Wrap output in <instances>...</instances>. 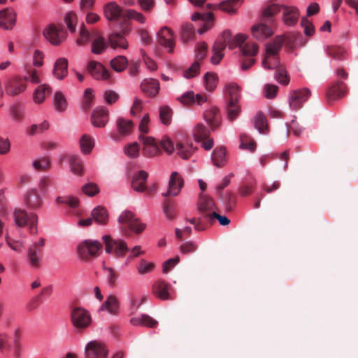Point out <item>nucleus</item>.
<instances>
[{
	"label": "nucleus",
	"mask_w": 358,
	"mask_h": 358,
	"mask_svg": "<svg viewBox=\"0 0 358 358\" xmlns=\"http://www.w3.org/2000/svg\"><path fill=\"white\" fill-rule=\"evenodd\" d=\"M119 308V303L115 296L110 295L103 303L100 308V310H107L112 315L117 314Z\"/></svg>",
	"instance_id": "obj_37"
},
{
	"label": "nucleus",
	"mask_w": 358,
	"mask_h": 358,
	"mask_svg": "<svg viewBox=\"0 0 358 358\" xmlns=\"http://www.w3.org/2000/svg\"><path fill=\"white\" fill-rule=\"evenodd\" d=\"M211 159L215 166H224L227 162L226 148L222 146L217 147L212 152Z\"/></svg>",
	"instance_id": "obj_29"
},
{
	"label": "nucleus",
	"mask_w": 358,
	"mask_h": 358,
	"mask_svg": "<svg viewBox=\"0 0 358 358\" xmlns=\"http://www.w3.org/2000/svg\"><path fill=\"white\" fill-rule=\"evenodd\" d=\"M68 73V61L64 57L59 58L55 63L54 76L59 80L63 79Z\"/></svg>",
	"instance_id": "obj_31"
},
{
	"label": "nucleus",
	"mask_w": 358,
	"mask_h": 358,
	"mask_svg": "<svg viewBox=\"0 0 358 358\" xmlns=\"http://www.w3.org/2000/svg\"><path fill=\"white\" fill-rule=\"evenodd\" d=\"M328 55L336 59H343L344 58L345 51L341 47L331 46L328 48Z\"/></svg>",
	"instance_id": "obj_57"
},
{
	"label": "nucleus",
	"mask_w": 358,
	"mask_h": 358,
	"mask_svg": "<svg viewBox=\"0 0 358 358\" xmlns=\"http://www.w3.org/2000/svg\"><path fill=\"white\" fill-rule=\"evenodd\" d=\"M178 99L185 106H190L194 103L201 105L208 101V97L205 94H195L194 91H187Z\"/></svg>",
	"instance_id": "obj_20"
},
{
	"label": "nucleus",
	"mask_w": 358,
	"mask_h": 358,
	"mask_svg": "<svg viewBox=\"0 0 358 358\" xmlns=\"http://www.w3.org/2000/svg\"><path fill=\"white\" fill-rule=\"evenodd\" d=\"M87 71L96 80H106L110 78V73L100 62L91 61L88 63Z\"/></svg>",
	"instance_id": "obj_19"
},
{
	"label": "nucleus",
	"mask_w": 358,
	"mask_h": 358,
	"mask_svg": "<svg viewBox=\"0 0 358 358\" xmlns=\"http://www.w3.org/2000/svg\"><path fill=\"white\" fill-rule=\"evenodd\" d=\"M175 151L180 157L183 159H187L193 155L195 151V148L192 144L178 142L176 145Z\"/></svg>",
	"instance_id": "obj_33"
},
{
	"label": "nucleus",
	"mask_w": 358,
	"mask_h": 358,
	"mask_svg": "<svg viewBox=\"0 0 358 358\" xmlns=\"http://www.w3.org/2000/svg\"><path fill=\"white\" fill-rule=\"evenodd\" d=\"M246 36L244 34L238 33L234 36L230 35L228 38V48L229 50H234V54L243 57V59L241 63L243 70H246V63L245 57L246 55Z\"/></svg>",
	"instance_id": "obj_6"
},
{
	"label": "nucleus",
	"mask_w": 358,
	"mask_h": 358,
	"mask_svg": "<svg viewBox=\"0 0 358 358\" xmlns=\"http://www.w3.org/2000/svg\"><path fill=\"white\" fill-rule=\"evenodd\" d=\"M85 352V358H108V350L104 344L97 341L88 343Z\"/></svg>",
	"instance_id": "obj_13"
},
{
	"label": "nucleus",
	"mask_w": 358,
	"mask_h": 358,
	"mask_svg": "<svg viewBox=\"0 0 358 358\" xmlns=\"http://www.w3.org/2000/svg\"><path fill=\"white\" fill-rule=\"evenodd\" d=\"M231 35L229 29L224 30L216 39L213 48V56L211 57V62L217 65L218 64L224 57L223 50L228 46V38Z\"/></svg>",
	"instance_id": "obj_8"
},
{
	"label": "nucleus",
	"mask_w": 358,
	"mask_h": 358,
	"mask_svg": "<svg viewBox=\"0 0 358 358\" xmlns=\"http://www.w3.org/2000/svg\"><path fill=\"white\" fill-rule=\"evenodd\" d=\"M215 220H217L220 225L222 226H227L230 223V220L224 216L221 215L216 213L215 211L213 213H211V216L208 217V219L207 220V222L210 223V224H213Z\"/></svg>",
	"instance_id": "obj_55"
},
{
	"label": "nucleus",
	"mask_w": 358,
	"mask_h": 358,
	"mask_svg": "<svg viewBox=\"0 0 358 358\" xmlns=\"http://www.w3.org/2000/svg\"><path fill=\"white\" fill-rule=\"evenodd\" d=\"M125 155L131 158H136L139 155V145L134 142L126 145L124 148Z\"/></svg>",
	"instance_id": "obj_58"
},
{
	"label": "nucleus",
	"mask_w": 358,
	"mask_h": 358,
	"mask_svg": "<svg viewBox=\"0 0 358 358\" xmlns=\"http://www.w3.org/2000/svg\"><path fill=\"white\" fill-rule=\"evenodd\" d=\"M13 217L17 227H24L27 225L31 234H37L38 215L36 213H27L25 210L15 209L13 213Z\"/></svg>",
	"instance_id": "obj_2"
},
{
	"label": "nucleus",
	"mask_w": 358,
	"mask_h": 358,
	"mask_svg": "<svg viewBox=\"0 0 358 358\" xmlns=\"http://www.w3.org/2000/svg\"><path fill=\"white\" fill-rule=\"evenodd\" d=\"M91 216L99 224H106L108 220V214L107 210L101 206L94 208L92 213Z\"/></svg>",
	"instance_id": "obj_34"
},
{
	"label": "nucleus",
	"mask_w": 358,
	"mask_h": 358,
	"mask_svg": "<svg viewBox=\"0 0 358 358\" xmlns=\"http://www.w3.org/2000/svg\"><path fill=\"white\" fill-rule=\"evenodd\" d=\"M171 285L162 280H157L152 285V293L161 300L171 299L169 289Z\"/></svg>",
	"instance_id": "obj_26"
},
{
	"label": "nucleus",
	"mask_w": 358,
	"mask_h": 358,
	"mask_svg": "<svg viewBox=\"0 0 358 358\" xmlns=\"http://www.w3.org/2000/svg\"><path fill=\"white\" fill-rule=\"evenodd\" d=\"M16 22V13L12 8H5L0 11V27L4 29H11Z\"/></svg>",
	"instance_id": "obj_23"
},
{
	"label": "nucleus",
	"mask_w": 358,
	"mask_h": 358,
	"mask_svg": "<svg viewBox=\"0 0 358 358\" xmlns=\"http://www.w3.org/2000/svg\"><path fill=\"white\" fill-rule=\"evenodd\" d=\"M118 222L121 224V230L129 234L130 231L136 234L141 233L146 227L145 224L142 223L135 214L130 210L123 211L118 217Z\"/></svg>",
	"instance_id": "obj_1"
},
{
	"label": "nucleus",
	"mask_w": 358,
	"mask_h": 358,
	"mask_svg": "<svg viewBox=\"0 0 358 358\" xmlns=\"http://www.w3.org/2000/svg\"><path fill=\"white\" fill-rule=\"evenodd\" d=\"M102 239L106 245V252L117 258H122L129 251L124 241L120 239H113L110 236L105 235Z\"/></svg>",
	"instance_id": "obj_7"
},
{
	"label": "nucleus",
	"mask_w": 358,
	"mask_h": 358,
	"mask_svg": "<svg viewBox=\"0 0 358 358\" xmlns=\"http://www.w3.org/2000/svg\"><path fill=\"white\" fill-rule=\"evenodd\" d=\"M20 83L15 87V90H22L30 87L29 83L31 84H39L41 79L39 78V73L37 70L30 69L27 71L24 76V80H20Z\"/></svg>",
	"instance_id": "obj_27"
},
{
	"label": "nucleus",
	"mask_w": 358,
	"mask_h": 358,
	"mask_svg": "<svg viewBox=\"0 0 358 358\" xmlns=\"http://www.w3.org/2000/svg\"><path fill=\"white\" fill-rule=\"evenodd\" d=\"M225 99L228 119L230 121H233L241 112V108L238 104L239 94L238 91H229L228 94L225 96Z\"/></svg>",
	"instance_id": "obj_10"
},
{
	"label": "nucleus",
	"mask_w": 358,
	"mask_h": 358,
	"mask_svg": "<svg viewBox=\"0 0 358 358\" xmlns=\"http://www.w3.org/2000/svg\"><path fill=\"white\" fill-rule=\"evenodd\" d=\"M282 4L272 1L266 2L261 8L259 20L275 27L277 24L276 15L281 12Z\"/></svg>",
	"instance_id": "obj_4"
},
{
	"label": "nucleus",
	"mask_w": 358,
	"mask_h": 358,
	"mask_svg": "<svg viewBox=\"0 0 358 358\" xmlns=\"http://www.w3.org/2000/svg\"><path fill=\"white\" fill-rule=\"evenodd\" d=\"M210 136V130L202 123H198L194 129V136L197 141L206 139Z\"/></svg>",
	"instance_id": "obj_45"
},
{
	"label": "nucleus",
	"mask_w": 358,
	"mask_h": 358,
	"mask_svg": "<svg viewBox=\"0 0 358 358\" xmlns=\"http://www.w3.org/2000/svg\"><path fill=\"white\" fill-rule=\"evenodd\" d=\"M94 98L93 91H85L82 101L83 110H87L92 107Z\"/></svg>",
	"instance_id": "obj_59"
},
{
	"label": "nucleus",
	"mask_w": 358,
	"mask_h": 358,
	"mask_svg": "<svg viewBox=\"0 0 358 358\" xmlns=\"http://www.w3.org/2000/svg\"><path fill=\"white\" fill-rule=\"evenodd\" d=\"M148 174L145 171H140L136 173L132 179L131 187L132 188L139 192L145 190V182L147 180Z\"/></svg>",
	"instance_id": "obj_30"
},
{
	"label": "nucleus",
	"mask_w": 358,
	"mask_h": 358,
	"mask_svg": "<svg viewBox=\"0 0 358 358\" xmlns=\"http://www.w3.org/2000/svg\"><path fill=\"white\" fill-rule=\"evenodd\" d=\"M282 21L288 26L292 27L298 22L300 13L297 8L282 4Z\"/></svg>",
	"instance_id": "obj_17"
},
{
	"label": "nucleus",
	"mask_w": 358,
	"mask_h": 358,
	"mask_svg": "<svg viewBox=\"0 0 358 358\" xmlns=\"http://www.w3.org/2000/svg\"><path fill=\"white\" fill-rule=\"evenodd\" d=\"M158 43L166 48L168 52L172 53L174 50L175 42L173 31L167 27H164L157 32Z\"/></svg>",
	"instance_id": "obj_14"
},
{
	"label": "nucleus",
	"mask_w": 358,
	"mask_h": 358,
	"mask_svg": "<svg viewBox=\"0 0 358 358\" xmlns=\"http://www.w3.org/2000/svg\"><path fill=\"white\" fill-rule=\"evenodd\" d=\"M285 40V37L284 35H278L275 36L272 41L266 44V53L268 54V56L278 55Z\"/></svg>",
	"instance_id": "obj_28"
},
{
	"label": "nucleus",
	"mask_w": 358,
	"mask_h": 358,
	"mask_svg": "<svg viewBox=\"0 0 358 358\" xmlns=\"http://www.w3.org/2000/svg\"><path fill=\"white\" fill-rule=\"evenodd\" d=\"M124 12L115 1H110L103 6L104 15L109 21H117L123 17Z\"/></svg>",
	"instance_id": "obj_22"
},
{
	"label": "nucleus",
	"mask_w": 358,
	"mask_h": 358,
	"mask_svg": "<svg viewBox=\"0 0 358 358\" xmlns=\"http://www.w3.org/2000/svg\"><path fill=\"white\" fill-rule=\"evenodd\" d=\"M116 125L118 132L123 136L130 134L134 128L133 121L124 117H118Z\"/></svg>",
	"instance_id": "obj_36"
},
{
	"label": "nucleus",
	"mask_w": 358,
	"mask_h": 358,
	"mask_svg": "<svg viewBox=\"0 0 358 358\" xmlns=\"http://www.w3.org/2000/svg\"><path fill=\"white\" fill-rule=\"evenodd\" d=\"M24 203L28 208L38 210L42 206L43 200L38 192L36 189H31L26 193Z\"/></svg>",
	"instance_id": "obj_25"
},
{
	"label": "nucleus",
	"mask_w": 358,
	"mask_h": 358,
	"mask_svg": "<svg viewBox=\"0 0 358 358\" xmlns=\"http://www.w3.org/2000/svg\"><path fill=\"white\" fill-rule=\"evenodd\" d=\"M219 196L225 205L227 210L231 211L234 209L236 202V198L234 194L231 192H227L226 194L220 193Z\"/></svg>",
	"instance_id": "obj_44"
},
{
	"label": "nucleus",
	"mask_w": 358,
	"mask_h": 358,
	"mask_svg": "<svg viewBox=\"0 0 358 358\" xmlns=\"http://www.w3.org/2000/svg\"><path fill=\"white\" fill-rule=\"evenodd\" d=\"M138 139L143 145V155L146 157H153L161 153V148L154 138L141 134Z\"/></svg>",
	"instance_id": "obj_12"
},
{
	"label": "nucleus",
	"mask_w": 358,
	"mask_h": 358,
	"mask_svg": "<svg viewBox=\"0 0 358 358\" xmlns=\"http://www.w3.org/2000/svg\"><path fill=\"white\" fill-rule=\"evenodd\" d=\"M110 65L116 72H122L128 66V59L124 55H117L110 60Z\"/></svg>",
	"instance_id": "obj_39"
},
{
	"label": "nucleus",
	"mask_w": 358,
	"mask_h": 358,
	"mask_svg": "<svg viewBox=\"0 0 358 358\" xmlns=\"http://www.w3.org/2000/svg\"><path fill=\"white\" fill-rule=\"evenodd\" d=\"M91 39V36L89 31L83 24L79 31V37L76 40V43L78 45H83L88 43Z\"/></svg>",
	"instance_id": "obj_56"
},
{
	"label": "nucleus",
	"mask_w": 358,
	"mask_h": 358,
	"mask_svg": "<svg viewBox=\"0 0 358 358\" xmlns=\"http://www.w3.org/2000/svg\"><path fill=\"white\" fill-rule=\"evenodd\" d=\"M173 111L166 106H162L159 109V118L161 122L164 125H169L171 122Z\"/></svg>",
	"instance_id": "obj_50"
},
{
	"label": "nucleus",
	"mask_w": 358,
	"mask_h": 358,
	"mask_svg": "<svg viewBox=\"0 0 358 358\" xmlns=\"http://www.w3.org/2000/svg\"><path fill=\"white\" fill-rule=\"evenodd\" d=\"M181 40L183 43H187L194 36V29L192 24L188 23L182 26Z\"/></svg>",
	"instance_id": "obj_48"
},
{
	"label": "nucleus",
	"mask_w": 358,
	"mask_h": 358,
	"mask_svg": "<svg viewBox=\"0 0 358 358\" xmlns=\"http://www.w3.org/2000/svg\"><path fill=\"white\" fill-rule=\"evenodd\" d=\"M203 81L206 90H215L218 83V77L215 73H206L203 76Z\"/></svg>",
	"instance_id": "obj_49"
},
{
	"label": "nucleus",
	"mask_w": 358,
	"mask_h": 358,
	"mask_svg": "<svg viewBox=\"0 0 358 358\" xmlns=\"http://www.w3.org/2000/svg\"><path fill=\"white\" fill-rule=\"evenodd\" d=\"M109 120L108 110L103 107H97L93 110L91 115V123L95 127H104Z\"/></svg>",
	"instance_id": "obj_18"
},
{
	"label": "nucleus",
	"mask_w": 358,
	"mask_h": 358,
	"mask_svg": "<svg viewBox=\"0 0 358 358\" xmlns=\"http://www.w3.org/2000/svg\"><path fill=\"white\" fill-rule=\"evenodd\" d=\"M10 115L12 120L15 122H22L24 119V110L22 106L16 103L13 105L10 110Z\"/></svg>",
	"instance_id": "obj_43"
},
{
	"label": "nucleus",
	"mask_w": 358,
	"mask_h": 358,
	"mask_svg": "<svg viewBox=\"0 0 358 358\" xmlns=\"http://www.w3.org/2000/svg\"><path fill=\"white\" fill-rule=\"evenodd\" d=\"M56 203L66 204L71 208H77L79 206V199L74 196H59L56 198Z\"/></svg>",
	"instance_id": "obj_46"
},
{
	"label": "nucleus",
	"mask_w": 358,
	"mask_h": 358,
	"mask_svg": "<svg viewBox=\"0 0 358 358\" xmlns=\"http://www.w3.org/2000/svg\"><path fill=\"white\" fill-rule=\"evenodd\" d=\"M50 165V160L48 157H43L33 162V166L38 171H45L49 168Z\"/></svg>",
	"instance_id": "obj_64"
},
{
	"label": "nucleus",
	"mask_w": 358,
	"mask_h": 358,
	"mask_svg": "<svg viewBox=\"0 0 358 358\" xmlns=\"http://www.w3.org/2000/svg\"><path fill=\"white\" fill-rule=\"evenodd\" d=\"M101 248L102 245L98 241L85 240L78 244L77 253L81 259L87 261L92 257H97Z\"/></svg>",
	"instance_id": "obj_3"
},
{
	"label": "nucleus",
	"mask_w": 358,
	"mask_h": 358,
	"mask_svg": "<svg viewBox=\"0 0 358 358\" xmlns=\"http://www.w3.org/2000/svg\"><path fill=\"white\" fill-rule=\"evenodd\" d=\"M203 118L212 130L217 128L221 123V115L220 110L216 107H210L203 112Z\"/></svg>",
	"instance_id": "obj_24"
},
{
	"label": "nucleus",
	"mask_w": 358,
	"mask_h": 358,
	"mask_svg": "<svg viewBox=\"0 0 358 358\" xmlns=\"http://www.w3.org/2000/svg\"><path fill=\"white\" fill-rule=\"evenodd\" d=\"M68 106L67 100L64 94L60 91H57L54 94V107L59 112L64 111Z\"/></svg>",
	"instance_id": "obj_42"
},
{
	"label": "nucleus",
	"mask_w": 358,
	"mask_h": 358,
	"mask_svg": "<svg viewBox=\"0 0 358 358\" xmlns=\"http://www.w3.org/2000/svg\"><path fill=\"white\" fill-rule=\"evenodd\" d=\"M159 146L169 155L176 150V147H174L173 141L167 137H164L161 140Z\"/></svg>",
	"instance_id": "obj_63"
},
{
	"label": "nucleus",
	"mask_w": 358,
	"mask_h": 358,
	"mask_svg": "<svg viewBox=\"0 0 358 358\" xmlns=\"http://www.w3.org/2000/svg\"><path fill=\"white\" fill-rule=\"evenodd\" d=\"M198 211L201 215V217L199 218L207 221L208 217L211 216V213H214L215 203L212 198L207 196H201L198 202Z\"/></svg>",
	"instance_id": "obj_16"
},
{
	"label": "nucleus",
	"mask_w": 358,
	"mask_h": 358,
	"mask_svg": "<svg viewBox=\"0 0 358 358\" xmlns=\"http://www.w3.org/2000/svg\"><path fill=\"white\" fill-rule=\"evenodd\" d=\"M200 70V64L198 61L194 62L189 68L183 72V76L186 78H191L196 76Z\"/></svg>",
	"instance_id": "obj_61"
},
{
	"label": "nucleus",
	"mask_w": 358,
	"mask_h": 358,
	"mask_svg": "<svg viewBox=\"0 0 358 358\" xmlns=\"http://www.w3.org/2000/svg\"><path fill=\"white\" fill-rule=\"evenodd\" d=\"M69 163L72 172L77 175L83 173V163L81 160L76 156L71 155L69 157Z\"/></svg>",
	"instance_id": "obj_53"
},
{
	"label": "nucleus",
	"mask_w": 358,
	"mask_h": 358,
	"mask_svg": "<svg viewBox=\"0 0 358 358\" xmlns=\"http://www.w3.org/2000/svg\"><path fill=\"white\" fill-rule=\"evenodd\" d=\"M108 46V41L101 36H98L92 43L91 51L95 55H100L104 52Z\"/></svg>",
	"instance_id": "obj_35"
},
{
	"label": "nucleus",
	"mask_w": 358,
	"mask_h": 358,
	"mask_svg": "<svg viewBox=\"0 0 358 358\" xmlns=\"http://www.w3.org/2000/svg\"><path fill=\"white\" fill-rule=\"evenodd\" d=\"M263 66L266 69H273L278 67L280 64V59L278 55H269L266 53L265 57L263 60Z\"/></svg>",
	"instance_id": "obj_51"
},
{
	"label": "nucleus",
	"mask_w": 358,
	"mask_h": 358,
	"mask_svg": "<svg viewBox=\"0 0 358 358\" xmlns=\"http://www.w3.org/2000/svg\"><path fill=\"white\" fill-rule=\"evenodd\" d=\"M80 146L84 154H90L94 146V138L88 134L83 135L80 139Z\"/></svg>",
	"instance_id": "obj_41"
},
{
	"label": "nucleus",
	"mask_w": 358,
	"mask_h": 358,
	"mask_svg": "<svg viewBox=\"0 0 358 358\" xmlns=\"http://www.w3.org/2000/svg\"><path fill=\"white\" fill-rule=\"evenodd\" d=\"M123 18L128 20H135L136 21L143 24L145 22V17L139 12L133 9H127L123 13Z\"/></svg>",
	"instance_id": "obj_52"
},
{
	"label": "nucleus",
	"mask_w": 358,
	"mask_h": 358,
	"mask_svg": "<svg viewBox=\"0 0 358 358\" xmlns=\"http://www.w3.org/2000/svg\"><path fill=\"white\" fill-rule=\"evenodd\" d=\"M205 17L206 19L201 21L202 23L201 24V27L197 29V33L199 34H203L213 27L214 19L213 13H207V15H206Z\"/></svg>",
	"instance_id": "obj_47"
},
{
	"label": "nucleus",
	"mask_w": 358,
	"mask_h": 358,
	"mask_svg": "<svg viewBox=\"0 0 358 358\" xmlns=\"http://www.w3.org/2000/svg\"><path fill=\"white\" fill-rule=\"evenodd\" d=\"M207 54V44L205 42H199L196 45L195 58L201 60L205 58Z\"/></svg>",
	"instance_id": "obj_62"
},
{
	"label": "nucleus",
	"mask_w": 358,
	"mask_h": 358,
	"mask_svg": "<svg viewBox=\"0 0 358 358\" xmlns=\"http://www.w3.org/2000/svg\"><path fill=\"white\" fill-rule=\"evenodd\" d=\"M128 32L129 29L127 28H124L121 31H114L111 32L108 36L109 46L113 50H127L129 44L125 38V34Z\"/></svg>",
	"instance_id": "obj_11"
},
{
	"label": "nucleus",
	"mask_w": 358,
	"mask_h": 358,
	"mask_svg": "<svg viewBox=\"0 0 358 358\" xmlns=\"http://www.w3.org/2000/svg\"><path fill=\"white\" fill-rule=\"evenodd\" d=\"M64 22L68 29L71 32L76 31V24L77 22V15L73 12L67 13L64 18Z\"/></svg>",
	"instance_id": "obj_54"
},
{
	"label": "nucleus",
	"mask_w": 358,
	"mask_h": 358,
	"mask_svg": "<svg viewBox=\"0 0 358 358\" xmlns=\"http://www.w3.org/2000/svg\"><path fill=\"white\" fill-rule=\"evenodd\" d=\"M141 90H160L159 82L154 78H145L141 83Z\"/></svg>",
	"instance_id": "obj_60"
},
{
	"label": "nucleus",
	"mask_w": 358,
	"mask_h": 358,
	"mask_svg": "<svg viewBox=\"0 0 358 358\" xmlns=\"http://www.w3.org/2000/svg\"><path fill=\"white\" fill-rule=\"evenodd\" d=\"M273 26L259 20L251 27L252 36L258 41H262L274 34Z\"/></svg>",
	"instance_id": "obj_9"
},
{
	"label": "nucleus",
	"mask_w": 358,
	"mask_h": 358,
	"mask_svg": "<svg viewBox=\"0 0 358 358\" xmlns=\"http://www.w3.org/2000/svg\"><path fill=\"white\" fill-rule=\"evenodd\" d=\"M43 35L52 44L59 45L66 38L65 33L62 29L57 28L55 25H49L43 31Z\"/></svg>",
	"instance_id": "obj_21"
},
{
	"label": "nucleus",
	"mask_w": 358,
	"mask_h": 358,
	"mask_svg": "<svg viewBox=\"0 0 358 358\" xmlns=\"http://www.w3.org/2000/svg\"><path fill=\"white\" fill-rule=\"evenodd\" d=\"M41 250H36L34 247H29L27 257L31 267L38 268L41 266Z\"/></svg>",
	"instance_id": "obj_40"
},
{
	"label": "nucleus",
	"mask_w": 358,
	"mask_h": 358,
	"mask_svg": "<svg viewBox=\"0 0 358 358\" xmlns=\"http://www.w3.org/2000/svg\"><path fill=\"white\" fill-rule=\"evenodd\" d=\"M131 323L135 326H145L154 328L157 326V322L148 315H142L140 317H136L131 319Z\"/></svg>",
	"instance_id": "obj_38"
},
{
	"label": "nucleus",
	"mask_w": 358,
	"mask_h": 358,
	"mask_svg": "<svg viewBox=\"0 0 358 358\" xmlns=\"http://www.w3.org/2000/svg\"><path fill=\"white\" fill-rule=\"evenodd\" d=\"M243 1V0H226L217 5L212 6L208 4V7H213L214 8H219L220 10L232 15L236 12V4L241 3Z\"/></svg>",
	"instance_id": "obj_32"
},
{
	"label": "nucleus",
	"mask_w": 358,
	"mask_h": 358,
	"mask_svg": "<svg viewBox=\"0 0 358 358\" xmlns=\"http://www.w3.org/2000/svg\"><path fill=\"white\" fill-rule=\"evenodd\" d=\"M71 318L72 324L78 332L86 329L92 323V317L90 313L81 307H76L72 309Z\"/></svg>",
	"instance_id": "obj_5"
},
{
	"label": "nucleus",
	"mask_w": 358,
	"mask_h": 358,
	"mask_svg": "<svg viewBox=\"0 0 358 358\" xmlns=\"http://www.w3.org/2000/svg\"><path fill=\"white\" fill-rule=\"evenodd\" d=\"M184 186V180L180 174L174 171L171 174L168 189L163 193L164 196H176L179 194Z\"/></svg>",
	"instance_id": "obj_15"
}]
</instances>
